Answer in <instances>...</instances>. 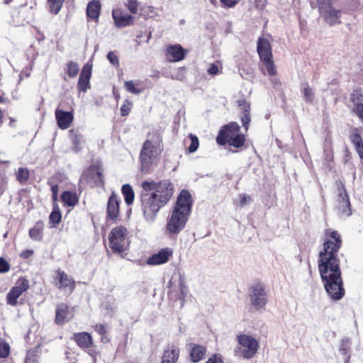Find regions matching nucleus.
Here are the masks:
<instances>
[{"instance_id":"e433bc0d","label":"nucleus","mask_w":363,"mask_h":363,"mask_svg":"<svg viewBox=\"0 0 363 363\" xmlns=\"http://www.w3.org/2000/svg\"><path fill=\"white\" fill-rule=\"evenodd\" d=\"M67 73L69 77L73 78L77 75L79 72V66L77 63L70 61L67 64Z\"/></svg>"},{"instance_id":"c03bdc74","label":"nucleus","mask_w":363,"mask_h":363,"mask_svg":"<svg viewBox=\"0 0 363 363\" xmlns=\"http://www.w3.org/2000/svg\"><path fill=\"white\" fill-rule=\"evenodd\" d=\"M363 95L358 90H354L350 95V101L353 103V106L357 104L362 103Z\"/></svg>"},{"instance_id":"0eeeda50","label":"nucleus","mask_w":363,"mask_h":363,"mask_svg":"<svg viewBox=\"0 0 363 363\" xmlns=\"http://www.w3.org/2000/svg\"><path fill=\"white\" fill-rule=\"evenodd\" d=\"M335 184L338 191L337 198V211L342 216L349 217L352 215V211L350 198L345 189V186L341 181H337Z\"/></svg>"},{"instance_id":"bf43d9fd","label":"nucleus","mask_w":363,"mask_h":363,"mask_svg":"<svg viewBox=\"0 0 363 363\" xmlns=\"http://www.w3.org/2000/svg\"><path fill=\"white\" fill-rule=\"evenodd\" d=\"M316 1H317L318 7L319 6H322L325 4L332 3V1H333V0H316Z\"/></svg>"},{"instance_id":"7c9ffc66","label":"nucleus","mask_w":363,"mask_h":363,"mask_svg":"<svg viewBox=\"0 0 363 363\" xmlns=\"http://www.w3.org/2000/svg\"><path fill=\"white\" fill-rule=\"evenodd\" d=\"M62 215L60 208L57 203H54L52 205V211L49 216L50 222L54 225H55L60 223Z\"/></svg>"},{"instance_id":"f3484780","label":"nucleus","mask_w":363,"mask_h":363,"mask_svg":"<svg viewBox=\"0 0 363 363\" xmlns=\"http://www.w3.org/2000/svg\"><path fill=\"white\" fill-rule=\"evenodd\" d=\"M55 114L57 125L62 130L68 128L74 119V116L72 112L64 111L59 108L55 110Z\"/></svg>"},{"instance_id":"423d86ee","label":"nucleus","mask_w":363,"mask_h":363,"mask_svg":"<svg viewBox=\"0 0 363 363\" xmlns=\"http://www.w3.org/2000/svg\"><path fill=\"white\" fill-rule=\"evenodd\" d=\"M127 235L128 230L123 226H117L111 230L108 240L113 253L120 254L128 250L130 242Z\"/></svg>"},{"instance_id":"603ef678","label":"nucleus","mask_w":363,"mask_h":363,"mask_svg":"<svg viewBox=\"0 0 363 363\" xmlns=\"http://www.w3.org/2000/svg\"><path fill=\"white\" fill-rule=\"evenodd\" d=\"M250 197L249 196L240 194L239 203H238L237 204L239 205L240 207H243L244 206L250 202Z\"/></svg>"},{"instance_id":"a878e982","label":"nucleus","mask_w":363,"mask_h":363,"mask_svg":"<svg viewBox=\"0 0 363 363\" xmlns=\"http://www.w3.org/2000/svg\"><path fill=\"white\" fill-rule=\"evenodd\" d=\"M101 4L99 1L93 0L89 2L86 8V14L89 18L96 21L99 18Z\"/></svg>"},{"instance_id":"e2e57ef3","label":"nucleus","mask_w":363,"mask_h":363,"mask_svg":"<svg viewBox=\"0 0 363 363\" xmlns=\"http://www.w3.org/2000/svg\"><path fill=\"white\" fill-rule=\"evenodd\" d=\"M106 310L110 311L109 315L112 316L114 313V308L111 305H109L106 306Z\"/></svg>"},{"instance_id":"8fccbe9b","label":"nucleus","mask_w":363,"mask_h":363,"mask_svg":"<svg viewBox=\"0 0 363 363\" xmlns=\"http://www.w3.org/2000/svg\"><path fill=\"white\" fill-rule=\"evenodd\" d=\"M10 269L9 264L2 257H0V273H5Z\"/></svg>"},{"instance_id":"20e7f679","label":"nucleus","mask_w":363,"mask_h":363,"mask_svg":"<svg viewBox=\"0 0 363 363\" xmlns=\"http://www.w3.org/2000/svg\"><path fill=\"white\" fill-rule=\"evenodd\" d=\"M162 137L157 133L148 135L147 140L144 143L140 152L141 171L147 172L153 160L162 150Z\"/></svg>"},{"instance_id":"c9c22d12","label":"nucleus","mask_w":363,"mask_h":363,"mask_svg":"<svg viewBox=\"0 0 363 363\" xmlns=\"http://www.w3.org/2000/svg\"><path fill=\"white\" fill-rule=\"evenodd\" d=\"M48 1L50 11L54 14H57L60 11L64 0H48Z\"/></svg>"},{"instance_id":"b1692460","label":"nucleus","mask_w":363,"mask_h":363,"mask_svg":"<svg viewBox=\"0 0 363 363\" xmlns=\"http://www.w3.org/2000/svg\"><path fill=\"white\" fill-rule=\"evenodd\" d=\"M238 104L239 106L242 107V116L241 118V121L243 126L246 130H247L250 122V104L246 101V100H238Z\"/></svg>"},{"instance_id":"ddd939ff","label":"nucleus","mask_w":363,"mask_h":363,"mask_svg":"<svg viewBox=\"0 0 363 363\" xmlns=\"http://www.w3.org/2000/svg\"><path fill=\"white\" fill-rule=\"evenodd\" d=\"M112 16L118 28H124L133 24L134 17L121 9H113Z\"/></svg>"},{"instance_id":"4c0bfd02","label":"nucleus","mask_w":363,"mask_h":363,"mask_svg":"<svg viewBox=\"0 0 363 363\" xmlns=\"http://www.w3.org/2000/svg\"><path fill=\"white\" fill-rule=\"evenodd\" d=\"M305 101L308 103L313 102L314 99V91L308 83L304 84L303 90Z\"/></svg>"},{"instance_id":"393cba45","label":"nucleus","mask_w":363,"mask_h":363,"mask_svg":"<svg viewBox=\"0 0 363 363\" xmlns=\"http://www.w3.org/2000/svg\"><path fill=\"white\" fill-rule=\"evenodd\" d=\"M74 340L82 348H88L92 345L91 336L86 332L74 334Z\"/></svg>"},{"instance_id":"a19ab883","label":"nucleus","mask_w":363,"mask_h":363,"mask_svg":"<svg viewBox=\"0 0 363 363\" xmlns=\"http://www.w3.org/2000/svg\"><path fill=\"white\" fill-rule=\"evenodd\" d=\"M133 107V102L128 99H125L124 104L121 107V113L123 116H126L130 113Z\"/></svg>"},{"instance_id":"aec40b11","label":"nucleus","mask_w":363,"mask_h":363,"mask_svg":"<svg viewBox=\"0 0 363 363\" xmlns=\"http://www.w3.org/2000/svg\"><path fill=\"white\" fill-rule=\"evenodd\" d=\"M56 279L59 281L57 286L59 289L68 288L71 291L75 288V281L69 276H68L64 271L58 269L57 271Z\"/></svg>"},{"instance_id":"1a4fd4ad","label":"nucleus","mask_w":363,"mask_h":363,"mask_svg":"<svg viewBox=\"0 0 363 363\" xmlns=\"http://www.w3.org/2000/svg\"><path fill=\"white\" fill-rule=\"evenodd\" d=\"M318 8L320 15L324 18L325 21L330 26L341 23L340 17L342 15V10L337 8L334 5L333 1H332V3L319 6Z\"/></svg>"},{"instance_id":"dca6fc26","label":"nucleus","mask_w":363,"mask_h":363,"mask_svg":"<svg viewBox=\"0 0 363 363\" xmlns=\"http://www.w3.org/2000/svg\"><path fill=\"white\" fill-rule=\"evenodd\" d=\"M172 249L166 247L160 250L157 253L152 255L147 259V264L157 265L166 263L172 255Z\"/></svg>"},{"instance_id":"6ab92c4d","label":"nucleus","mask_w":363,"mask_h":363,"mask_svg":"<svg viewBox=\"0 0 363 363\" xmlns=\"http://www.w3.org/2000/svg\"><path fill=\"white\" fill-rule=\"evenodd\" d=\"M119 203L120 200L118 199L115 194L109 197L107 203V218L108 220L115 221L119 214Z\"/></svg>"},{"instance_id":"bb28decb","label":"nucleus","mask_w":363,"mask_h":363,"mask_svg":"<svg viewBox=\"0 0 363 363\" xmlns=\"http://www.w3.org/2000/svg\"><path fill=\"white\" fill-rule=\"evenodd\" d=\"M69 312V308L65 304H60L57 306L55 322L57 324H62L67 319Z\"/></svg>"},{"instance_id":"052dcab7","label":"nucleus","mask_w":363,"mask_h":363,"mask_svg":"<svg viewBox=\"0 0 363 363\" xmlns=\"http://www.w3.org/2000/svg\"><path fill=\"white\" fill-rule=\"evenodd\" d=\"M325 152H327V154H326V160H327L328 161H331V160H333V154L330 152V151L325 150Z\"/></svg>"},{"instance_id":"4be33fe9","label":"nucleus","mask_w":363,"mask_h":363,"mask_svg":"<svg viewBox=\"0 0 363 363\" xmlns=\"http://www.w3.org/2000/svg\"><path fill=\"white\" fill-rule=\"evenodd\" d=\"M179 357V349L174 345H169L162 357L161 363H177Z\"/></svg>"},{"instance_id":"412c9836","label":"nucleus","mask_w":363,"mask_h":363,"mask_svg":"<svg viewBox=\"0 0 363 363\" xmlns=\"http://www.w3.org/2000/svg\"><path fill=\"white\" fill-rule=\"evenodd\" d=\"M257 48L260 60L272 57V47L267 38L260 37L257 41Z\"/></svg>"},{"instance_id":"5701e85b","label":"nucleus","mask_w":363,"mask_h":363,"mask_svg":"<svg viewBox=\"0 0 363 363\" xmlns=\"http://www.w3.org/2000/svg\"><path fill=\"white\" fill-rule=\"evenodd\" d=\"M190 357L193 362H198L205 357L206 349L204 346L196 344H190Z\"/></svg>"},{"instance_id":"69168bd1","label":"nucleus","mask_w":363,"mask_h":363,"mask_svg":"<svg viewBox=\"0 0 363 363\" xmlns=\"http://www.w3.org/2000/svg\"><path fill=\"white\" fill-rule=\"evenodd\" d=\"M209 1L213 5L217 6L218 4V0H209Z\"/></svg>"},{"instance_id":"09e8293b","label":"nucleus","mask_w":363,"mask_h":363,"mask_svg":"<svg viewBox=\"0 0 363 363\" xmlns=\"http://www.w3.org/2000/svg\"><path fill=\"white\" fill-rule=\"evenodd\" d=\"M107 59L113 65L118 67L119 65V60L118 56L113 51H110L107 54Z\"/></svg>"},{"instance_id":"9d476101","label":"nucleus","mask_w":363,"mask_h":363,"mask_svg":"<svg viewBox=\"0 0 363 363\" xmlns=\"http://www.w3.org/2000/svg\"><path fill=\"white\" fill-rule=\"evenodd\" d=\"M189 294L188 286L184 277L179 275L177 283L170 282L169 296L172 299L181 301L180 306L183 307Z\"/></svg>"},{"instance_id":"f8f14e48","label":"nucleus","mask_w":363,"mask_h":363,"mask_svg":"<svg viewBox=\"0 0 363 363\" xmlns=\"http://www.w3.org/2000/svg\"><path fill=\"white\" fill-rule=\"evenodd\" d=\"M239 130L240 126L235 122H231L229 124L224 125L218 133L216 138V142L220 145H225L228 138L230 136H233V134L237 133Z\"/></svg>"},{"instance_id":"6e6552de","label":"nucleus","mask_w":363,"mask_h":363,"mask_svg":"<svg viewBox=\"0 0 363 363\" xmlns=\"http://www.w3.org/2000/svg\"><path fill=\"white\" fill-rule=\"evenodd\" d=\"M250 299L251 304L257 310H263L268 301V295L264 284L257 283L250 289Z\"/></svg>"},{"instance_id":"79ce46f5","label":"nucleus","mask_w":363,"mask_h":363,"mask_svg":"<svg viewBox=\"0 0 363 363\" xmlns=\"http://www.w3.org/2000/svg\"><path fill=\"white\" fill-rule=\"evenodd\" d=\"M29 236L31 239L39 241L43 238L42 230L38 228H31L29 230Z\"/></svg>"},{"instance_id":"7ed1b4c3","label":"nucleus","mask_w":363,"mask_h":363,"mask_svg":"<svg viewBox=\"0 0 363 363\" xmlns=\"http://www.w3.org/2000/svg\"><path fill=\"white\" fill-rule=\"evenodd\" d=\"M191 205L190 194L188 191L182 190L167 220L166 229L169 235H178L184 228L191 212Z\"/></svg>"},{"instance_id":"72a5a7b5","label":"nucleus","mask_w":363,"mask_h":363,"mask_svg":"<svg viewBox=\"0 0 363 363\" xmlns=\"http://www.w3.org/2000/svg\"><path fill=\"white\" fill-rule=\"evenodd\" d=\"M227 143L235 147H240L245 143V136L241 134H236L235 136H230Z\"/></svg>"},{"instance_id":"58836bf2","label":"nucleus","mask_w":363,"mask_h":363,"mask_svg":"<svg viewBox=\"0 0 363 363\" xmlns=\"http://www.w3.org/2000/svg\"><path fill=\"white\" fill-rule=\"evenodd\" d=\"M186 69L185 67H182L174 69L172 74L171 78L179 81H183L185 78Z\"/></svg>"},{"instance_id":"39448f33","label":"nucleus","mask_w":363,"mask_h":363,"mask_svg":"<svg viewBox=\"0 0 363 363\" xmlns=\"http://www.w3.org/2000/svg\"><path fill=\"white\" fill-rule=\"evenodd\" d=\"M238 343L234 350L235 356L245 359L254 357L258 352L259 342L255 337L249 334H239L236 337Z\"/></svg>"},{"instance_id":"338daca9","label":"nucleus","mask_w":363,"mask_h":363,"mask_svg":"<svg viewBox=\"0 0 363 363\" xmlns=\"http://www.w3.org/2000/svg\"><path fill=\"white\" fill-rule=\"evenodd\" d=\"M28 360H29V358H28V357H26V363H28Z\"/></svg>"},{"instance_id":"a18cd8bd","label":"nucleus","mask_w":363,"mask_h":363,"mask_svg":"<svg viewBox=\"0 0 363 363\" xmlns=\"http://www.w3.org/2000/svg\"><path fill=\"white\" fill-rule=\"evenodd\" d=\"M189 138L191 139V145H189L188 150L190 153H192L197 150L199 145V142L198 138L193 134H190Z\"/></svg>"},{"instance_id":"9b49d317","label":"nucleus","mask_w":363,"mask_h":363,"mask_svg":"<svg viewBox=\"0 0 363 363\" xmlns=\"http://www.w3.org/2000/svg\"><path fill=\"white\" fill-rule=\"evenodd\" d=\"M29 289V281L25 278L18 279L16 286L11 288L6 296V301L9 305L16 306L18 304V298L22 294Z\"/></svg>"},{"instance_id":"864d4df0","label":"nucleus","mask_w":363,"mask_h":363,"mask_svg":"<svg viewBox=\"0 0 363 363\" xmlns=\"http://www.w3.org/2000/svg\"><path fill=\"white\" fill-rule=\"evenodd\" d=\"M95 330L101 336L104 335L106 333V328L105 325L98 324L95 325Z\"/></svg>"},{"instance_id":"680f3d73","label":"nucleus","mask_w":363,"mask_h":363,"mask_svg":"<svg viewBox=\"0 0 363 363\" xmlns=\"http://www.w3.org/2000/svg\"><path fill=\"white\" fill-rule=\"evenodd\" d=\"M147 9L150 11V13H147V16L149 17H153L155 15V11L153 7L148 6Z\"/></svg>"},{"instance_id":"c756f323","label":"nucleus","mask_w":363,"mask_h":363,"mask_svg":"<svg viewBox=\"0 0 363 363\" xmlns=\"http://www.w3.org/2000/svg\"><path fill=\"white\" fill-rule=\"evenodd\" d=\"M61 199L65 203V204L69 206H74L78 202V198L77 195L74 193L69 191H65L62 193Z\"/></svg>"},{"instance_id":"c85d7f7f","label":"nucleus","mask_w":363,"mask_h":363,"mask_svg":"<svg viewBox=\"0 0 363 363\" xmlns=\"http://www.w3.org/2000/svg\"><path fill=\"white\" fill-rule=\"evenodd\" d=\"M121 191L126 204L128 206L131 205L134 201L135 194L130 185L128 184L123 185Z\"/></svg>"},{"instance_id":"a211bd4d","label":"nucleus","mask_w":363,"mask_h":363,"mask_svg":"<svg viewBox=\"0 0 363 363\" xmlns=\"http://www.w3.org/2000/svg\"><path fill=\"white\" fill-rule=\"evenodd\" d=\"M166 57L169 62H179L185 57V50L182 45H169L166 49Z\"/></svg>"},{"instance_id":"37998d69","label":"nucleus","mask_w":363,"mask_h":363,"mask_svg":"<svg viewBox=\"0 0 363 363\" xmlns=\"http://www.w3.org/2000/svg\"><path fill=\"white\" fill-rule=\"evenodd\" d=\"M125 6L131 13L136 14L138 13V1L137 0H127L125 2Z\"/></svg>"},{"instance_id":"49530a36","label":"nucleus","mask_w":363,"mask_h":363,"mask_svg":"<svg viewBox=\"0 0 363 363\" xmlns=\"http://www.w3.org/2000/svg\"><path fill=\"white\" fill-rule=\"evenodd\" d=\"M352 111L363 123V103L357 104L355 106H353Z\"/></svg>"},{"instance_id":"13d9d810","label":"nucleus","mask_w":363,"mask_h":363,"mask_svg":"<svg viewBox=\"0 0 363 363\" xmlns=\"http://www.w3.org/2000/svg\"><path fill=\"white\" fill-rule=\"evenodd\" d=\"M72 140H73L76 147H77V146L81 143V139L76 134H74V136L72 137Z\"/></svg>"},{"instance_id":"de8ad7c7","label":"nucleus","mask_w":363,"mask_h":363,"mask_svg":"<svg viewBox=\"0 0 363 363\" xmlns=\"http://www.w3.org/2000/svg\"><path fill=\"white\" fill-rule=\"evenodd\" d=\"M10 347L5 342H0V357L5 358L9 354Z\"/></svg>"},{"instance_id":"f03ea898","label":"nucleus","mask_w":363,"mask_h":363,"mask_svg":"<svg viewBox=\"0 0 363 363\" xmlns=\"http://www.w3.org/2000/svg\"><path fill=\"white\" fill-rule=\"evenodd\" d=\"M143 189L146 191L141 195L142 210L145 220L152 222L160 208L172 199L174 186L169 180L160 182H143Z\"/></svg>"},{"instance_id":"6e6d98bb","label":"nucleus","mask_w":363,"mask_h":363,"mask_svg":"<svg viewBox=\"0 0 363 363\" xmlns=\"http://www.w3.org/2000/svg\"><path fill=\"white\" fill-rule=\"evenodd\" d=\"M206 363H223V360L219 356L214 354L211 357Z\"/></svg>"},{"instance_id":"0e129e2a","label":"nucleus","mask_w":363,"mask_h":363,"mask_svg":"<svg viewBox=\"0 0 363 363\" xmlns=\"http://www.w3.org/2000/svg\"><path fill=\"white\" fill-rule=\"evenodd\" d=\"M23 74H24L26 77H29V75H30V72H21V73L20 74V79H22V76H23Z\"/></svg>"},{"instance_id":"f257e3e1","label":"nucleus","mask_w":363,"mask_h":363,"mask_svg":"<svg viewBox=\"0 0 363 363\" xmlns=\"http://www.w3.org/2000/svg\"><path fill=\"white\" fill-rule=\"evenodd\" d=\"M323 249L319 252L318 270L325 289L334 301L345 295L337 253L342 246L341 236L336 230H326Z\"/></svg>"},{"instance_id":"3c124183","label":"nucleus","mask_w":363,"mask_h":363,"mask_svg":"<svg viewBox=\"0 0 363 363\" xmlns=\"http://www.w3.org/2000/svg\"><path fill=\"white\" fill-rule=\"evenodd\" d=\"M223 7L225 8H233L234 7L238 2L239 0H220Z\"/></svg>"},{"instance_id":"cd10ccee","label":"nucleus","mask_w":363,"mask_h":363,"mask_svg":"<svg viewBox=\"0 0 363 363\" xmlns=\"http://www.w3.org/2000/svg\"><path fill=\"white\" fill-rule=\"evenodd\" d=\"M100 164L93 165L89 169V173L91 174L96 185L100 186L103 184V176Z\"/></svg>"},{"instance_id":"2f4dec72","label":"nucleus","mask_w":363,"mask_h":363,"mask_svg":"<svg viewBox=\"0 0 363 363\" xmlns=\"http://www.w3.org/2000/svg\"><path fill=\"white\" fill-rule=\"evenodd\" d=\"M16 180L21 184L27 183L30 178V171L26 167H19L16 172Z\"/></svg>"},{"instance_id":"ea45409f","label":"nucleus","mask_w":363,"mask_h":363,"mask_svg":"<svg viewBox=\"0 0 363 363\" xmlns=\"http://www.w3.org/2000/svg\"><path fill=\"white\" fill-rule=\"evenodd\" d=\"M222 71V65L220 62L217 63H211L209 65V67L207 69V73L209 75L215 76L220 73H221Z\"/></svg>"},{"instance_id":"774afa93","label":"nucleus","mask_w":363,"mask_h":363,"mask_svg":"<svg viewBox=\"0 0 363 363\" xmlns=\"http://www.w3.org/2000/svg\"><path fill=\"white\" fill-rule=\"evenodd\" d=\"M9 2V0L6 1V3L8 4Z\"/></svg>"},{"instance_id":"f704fd0d","label":"nucleus","mask_w":363,"mask_h":363,"mask_svg":"<svg viewBox=\"0 0 363 363\" xmlns=\"http://www.w3.org/2000/svg\"><path fill=\"white\" fill-rule=\"evenodd\" d=\"M263 62L267 72L271 76H274L277 74V69L274 66V62L272 60V57H269L266 59L261 60Z\"/></svg>"},{"instance_id":"2eb2a0df","label":"nucleus","mask_w":363,"mask_h":363,"mask_svg":"<svg viewBox=\"0 0 363 363\" xmlns=\"http://www.w3.org/2000/svg\"><path fill=\"white\" fill-rule=\"evenodd\" d=\"M91 69L92 67L90 65H84L77 84L79 91L86 92L90 88L89 80L91 76Z\"/></svg>"},{"instance_id":"473e14b6","label":"nucleus","mask_w":363,"mask_h":363,"mask_svg":"<svg viewBox=\"0 0 363 363\" xmlns=\"http://www.w3.org/2000/svg\"><path fill=\"white\" fill-rule=\"evenodd\" d=\"M124 86L128 92L134 94H139L143 91V89L140 87V82H134L132 80L125 81Z\"/></svg>"},{"instance_id":"4d7b16f0","label":"nucleus","mask_w":363,"mask_h":363,"mask_svg":"<svg viewBox=\"0 0 363 363\" xmlns=\"http://www.w3.org/2000/svg\"><path fill=\"white\" fill-rule=\"evenodd\" d=\"M33 254V250H23L20 256L21 257L23 258V259H28V257H30Z\"/></svg>"},{"instance_id":"4468645a","label":"nucleus","mask_w":363,"mask_h":363,"mask_svg":"<svg viewBox=\"0 0 363 363\" xmlns=\"http://www.w3.org/2000/svg\"><path fill=\"white\" fill-rule=\"evenodd\" d=\"M359 128L352 127L349 131V139L354 147V150L359 158L363 160V140L359 133Z\"/></svg>"},{"instance_id":"5fc2aeb1","label":"nucleus","mask_w":363,"mask_h":363,"mask_svg":"<svg viewBox=\"0 0 363 363\" xmlns=\"http://www.w3.org/2000/svg\"><path fill=\"white\" fill-rule=\"evenodd\" d=\"M58 190H59V186L57 184H54L51 186V191H52V200H53V203H57V194H58Z\"/></svg>"}]
</instances>
